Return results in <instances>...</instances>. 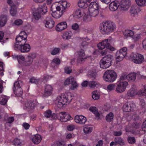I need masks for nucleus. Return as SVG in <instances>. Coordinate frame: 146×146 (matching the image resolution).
Segmentation results:
<instances>
[{"label":"nucleus","instance_id":"f257e3e1","mask_svg":"<svg viewBox=\"0 0 146 146\" xmlns=\"http://www.w3.org/2000/svg\"><path fill=\"white\" fill-rule=\"evenodd\" d=\"M100 6L98 3L95 1L92 2L89 5L88 10L79 9L74 14V16L77 19L81 18L83 21L88 23L92 21V17H95L99 14Z\"/></svg>","mask_w":146,"mask_h":146},{"label":"nucleus","instance_id":"f03ea898","mask_svg":"<svg viewBox=\"0 0 146 146\" xmlns=\"http://www.w3.org/2000/svg\"><path fill=\"white\" fill-rule=\"evenodd\" d=\"M70 6V3L66 1L61 0L53 3L51 7V14L54 18H60L66 11L68 8Z\"/></svg>","mask_w":146,"mask_h":146},{"label":"nucleus","instance_id":"7ed1b4c3","mask_svg":"<svg viewBox=\"0 0 146 146\" xmlns=\"http://www.w3.org/2000/svg\"><path fill=\"white\" fill-rule=\"evenodd\" d=\"M72 99V95L68 92L66 94H62L57 96L54 103L59 108L66 106L71 102Z\"/></svg>","mask_w":146,"mask_h":146},{"label":"nucleus","instance_id":"20e7f679","mask_svg":"<svg viewBox=\"0 0 146 146\" xmlns=\"http://www.w3.org/2000/svg\"><path fill=\"white\" fill-rule=\"evenodd\" d=\"M116 28L114 24L108 21L101 24L100 26V31L103 34H109L114 31Z\"/></svg>","mask_w":146,"mask_h":146},{"label":"nucleus","instance_id":"39448f33","mask_svg":"<svg viewBox=\"0 0 146 146\" xmlns=\"http://www.w3.org/2000/svg\"><path fill=\"white\" fill-rule=\"evenodd\" d=\"M117 73L112 70H108L105 72L103 75V80L108 83H112L115 82L117 78Z\"/></svg>","mask_w":146,"mask_h":146},{"label":"nucleus","instance_id":"423d86ee","mask_svg":"<svg viewBox=\"0 0 146 146\" xmlns=\"http://www.w3.org/2000/svg\"><path fill=\"white\" fill-rule=\"evenodd\" d=\"M114 57L111 54H108L104 57L100 61L99 64L100 68L103 69L109 68L111 65Z\"/></svg>","mask_w":146,"mask_h":146},{"label":"nucleus","instance_id":"0eeeda50","mask_svg":"<svg viewBox=\"0 0 146 146\" xmlns=\"http://www.w3.org/2000/svg\"><path fill=\"white\" fill-rule=\"evenodd\" d=\"M132 61L136 64H140L145 60L144 56L136 52H132L130 55Z\"/></svg>","mask_w":146,"mask_h":146},{"label":"nucleus","instance_id":"6e6552de","mask_svg":"<svg viewBox=\"0 0 146 146\" xmlns=\"http://www.w3.org/2000/svg\"><path fill=\"white\" fill-rule=\"evenodd\" d=\"M15 49L16 50L20 51L22 52H27L30 51L31 46L28 44H16L15 45Z\"/></svg>","mask_w":146,"mask_h":146},{"label":"nucleus","instance_id":"1a4fd4ad","mask_svg":"<svg viewBox=\"0 0 146 146\" xmlns=\"http://www.w3.org/2000/svg\"><path fill=\"white\" fill-rule=\"evenodd\" d=\"M58 119L61 122H66L72 119L69 113L65 112L58 113Z\"/></svg>","mask_w":146,"mask_h":146},{"label":"nucleus","instance_id":"9d476101","mask_svg":"<svg viewBox=\"0 0 146 146\" xmlns=\"http://www.w3.org/2000/svg\"><path fill=\"white\" fill-rule=\"evenodd\" d=\"M27 35L25 32L21 31L19 35L17 36L16 40L17 42H22L25 43L26 42Z\"/></svg>","mask_w":146,"mask_h":146},{"label":"nucleus","instance_id":"9b49d317","mask_svg":"<svg viewBox=\"0 0 146 146\" xmlns=\"http://www.w3.org/2000/svg\"><path fill=\"white\" fill-rule=\"evenodd\" d=\"M75 122L79 124L83 125L85 124L87 121L86 117L81 115H77L74 117Z\"/></svg>","mask_w":146,"mask_h":146},{"label":"nucleus","instance_id":"f8f14e48","mask_svg":"<svg viewBox=\"0 0 146 146\" xmlns=\"http://www.w3.org/2000/svg\"><path fill=\"white\" fill-rule=\"evenodd\" d=\"M128 83L126 81L120 82L118 83L116 88V91H124L125 90Z\"/></svg>","mask_w":146,"mask_h":146},{"label":"nucleus","instance_id":"ddd939ff","mask_svg":"<svg viewBox=\"0 0 146 146\" xmlns=\"http://www.w3.org/2000/svg\"><path fill=\"white\" fill-rule=\"evenodd\" d=\"M35 56V54L33 53L29 54L26 58V60L24 61L23 65L26 66L31 65L32 64L33 59Z\"/></svg>","mask_w":146,"mask_h":146},{"label":"nucleus","instance_id":"4468645a","mask_svg":"<svg viewBox=\"0 0 146 146\" xmlns=\"http://www.w3.org/2000/svg\"><path fill=\"white\" fill-rule=\"evenodd\" d=\"M67 27L66 22L63 21L58 23L55 29L57 31L60 32L66 29Z\"/></svg>","mask_w":146,"mask_h":146},{"label":"nucleus","instance_id":"2eb2a0df","mask_svg":"<svg viewBox=\"0 0 146 146\" xmlns=\"http://www.w3.org/2000/svg\"><path fill=\"white\" fill-rule=\"evenodd\" d=\"M44 23L45 27L47 28L51 29L53 28L54 25V22L51 19H46L44 21Z\"/></svg>","mask_w":146,"mask_h":146},{"label":"nucleus","instance_id":"dca6fc26","mask_svg":"<svg viewBox=\"0 0 146 146\" xmlns=\"http://www.w3.org/2000/svg\"><path fill=\"white\" fill-rule=\"evenodd\" d=\"M36 11H39L42 15L45 14L48 11L47 8L45 3H44L40 6L35 9Z\"/></svg>","mask_w":146,"mask_h":146},{"label":"nucleus","instance_id":"f3484780","mask_svg":"<svg viewBox=\"0 0 146 146\" xmlns=\"http://www.w3.org/2000/svg\"><path fill=\"white\" fill-rule=\"evenodd\" d=\"M110 39H106L99 42L97 44V47L99 49L102 50L105 48H107L108 42H110Z\"/></svg>","mask_w":146,"mask_h":146},{"label":"nucleus","instance_id":"a211bd4d","mask_svg":"<svg viewBox=\"0 0 146 146\" xmlns=\"http://www.w3.org/2000/svg\"><path fill=\"white\" fill-rule=\"evenodd\" d=\"M78 58L77 59V61L79 62L83 61L84 60L89 57L88 56L86 55L84 50L81 49L78 52Z\"/></svg>","mask_w":146,"mask_h":146},{"label":"nucleus","instance_id":"6ab92c4d","mask_svg":"<svg viewBox=\"0 0 146 146\" xmlns=\"http://www.w3.org/2000/svg\"><path fill=\"white\" fill-rule=\"evenodd\" d=\"M131 4V1L130 0H123L120 6L123 10H126L129 7Z\"/></svg>","mask_w":146,"mask_h":146},{"label":"nucleus","instance_id":"aec40b11","mask_svg":"<svg viewBox=\"0 0 146 146\" xmlns=\"http://www.w3.org/2000/svg\"><path fill=\"white\" fill-rule=\"evenodd\" d=\"M72 32L71 31H68L64 32L62 35V37L64 40H68L72 38Z\"/></svg>","mask_w":146,"mask_h":146},{"label":"nucleus","instance_id":"412c9836","mask_svg":"<svg viewBox=\"0 0 146 146\" xmlns=\"http://www.w3.org/2000/svg\"><path fill=\"white\" fill-rule=\"evenodd\" d=\"M23 84V82L19 80L15 82L13 88V91H16L19 90Z\"/></svg>","mask_w":146,"mask_h":146},{"label":"nucleus","instance_id":"4be33fe9","mask_svg":"<svg viewBox=\"0 0 146 146\" xmlns=\"http://www.w3.org/2000/svg\"><path fill=\"white\" fill-rule=\"evenodd\" d=\"M118 7L119 4L118 3L117 1H114L110 4L109 9L111 11H114L117 9Z\"/></svg>","mask_w":146,"mask_h":146},{"label":"nucleus","instance_id":"5701e85b","mask_svg":"<svg viewBox=\"0 0 146 146\" xmlns=\"http://www.w3.org/2000/svg\"><path fill=\"white\" fill-rule=\"evenodd\" d=\"M123 33L124 36L126 38H127L128 37H130L132 38L134 34L133 31L129 29L123 31Z\"/></svg>","mask_w":146,"mask_h":146},{"label":"nucleus","instance_id":"b1692460","mask_svg":"<svg viewBox=\"0 0 146 146\" xmlns=\"http://www.w3.org/2000/svg\"><path fill=\"white\" fill-rule=\"evenodd\" d=\"M12 56L13 58L17 59L19 64H23L25 60V58L23 56L21 55H13Z\"/></svg>","mask_w":146,"mask_h":146},{"label":"nucleus","instance_id":"393cba45","mask_svg":"<svg viewBox=\"0 0 146 146\" xmlns=\"http://www.w3.org/2000/svg\"><path fill=\"white\" fill-rule=\"evenodd\" d=\"M41 136L38 134L35 135L32 139L33 142L36 144L39 143L41 141Z\"/></svg>","mask_w":146,"mask_h":146},{"label":"nucleus","instance_id":"a878e982","mask_svg":"<svg viewBox=\"0 0 146 146\" xmlns=\"http://www.w3.org/2000/svg\"><path fill=\"white\" fill-rule=\"evenodd\" d=\"M41 13L39 11H36L35 8L33 10V18L36 20H39L41 17Z\"/></svg>","mask_w":146,"mask_h":146},{"label":"nucleus","instance_id":"bb28decb","mask_svg":"<svg viewBox=\"0 0 146 146\" xmlns=\"http://www.w3.org/2000/svg\"><path fill=\"white\" fill-rule=\"evenodd\" d=\"M136 78V74L134 72H131L127 76V80L129 82H133L135 81Z\"/></svg>","mask_w":146,"mask_h":146},{"label":"nucleus","instance_id":"cd10ccee","mask_svg":"<svg viewBox=\"0 0 146 146\" xmlns=\"http://www.w3.org/2000/svg\"><path fill=\"white\" fill-rule=\"evenodd\" d=\"M139 9L136 5L132 6L130 10V13L132 15L134 16L137 15L139 12Z\"/></svg>","mask_w":146,"mask_h":146},{"label":"nucleus","instance_id":"c85d7f7f","mask_svg":"<svg viewBox=\"0 0 146 146\" xmlns=\"http://www.w3.org/2000/svg\"><path fill=\"white\" fill-rule=\"evenodd\" d=\"M89 110L94 113L96 117L98 119L100 118V114L98 112L97 108L95 107L92 106L89 108Z\"/></svg>","mask_w":146,"mask_h":146},{"label":"nucleus","instance_id":"c756f323","mask_svg":"<svg viewBox=\"0 0 146 146\" xmlns=\"http://www.w3.org/2000/svg\"><path fill=\"white\" fill-rule=\"evenodd\" d=\"M7 22V16L4 15H1L0 16V26L3 27L4 26Z\"/></svg>","mask_w":146,"mask_h":146},{"label":"nucleus","instance_id":"7c9ffc66","mask_svg":"<svg viewBox=\"0 0 146 146\" xmlns=\"http://www.w3.org/2000/svg\"><path fill=\"white\" fill-rule=\"evenodd\" d=\"M100 86V84L96 82L92 81L89 82L88 86L91 88L95 89Z\"/></svg>","mask_w":146,"mask_h":146},{"label":"nucleus","instance_id":"2f4dec72","mask_svg":"<svg viewBox=\"0 0 146 146\" xmlns=\"http://www.w3.org/2000/svg\"><path fill=\"white\" fill-rule=\"evenodd\" d=\"M17 7L16 5H12L10 9V12L11 15L13 17L15 16L17 13Z\"/></svg>","mask_w":146,"mask_h":146},{"label":"nucleus","instance_id":"473e14b6","mask_svg":"<svg viewBox=\"0 0 146 146\" xmlns=\"http://www.w3.org/2000/svg\"><path fill=\"white\" fill-rule=\"evenodd\" d=\"M93 127L89 125H86L84 128L83 131L86 134L90 133L92 131Z\"/></svg>","mask_w":146,"mask_h":146},{"label":"nucleus","instance_id":"72a5a7b5","mask_svg":"<svg viewBox=\"0 0 146 146\" xmlns=\"http://www.w3.org/2000/svg\"><path fill=\"white\" fill-rule=\"evenodd\" d=\"M125 57L124 55L117 52L115 54V60L117 62L122 61Z\"/></svg>","mask_w":146,"mask_h":146},{"label":"nucleus","instance_id":"f704fd0d","mask_svg":"<svg viewBox=\"0 0 146 146\" xmlns=\"http://www.w3.org/2000/svg\"><path fill=\"white\" fill-rule=\"evenodd\" d=\"M116 145H123L124 144V142L123 139L120 137H116L114 139Z\"/></svg>","mask_w":146,"mask_h":146},{"label":"nucleus","instance_id":"c9c22d12","mask_svg":"<svg viewBox=\"0 0 146 146\" xmlns=\"http://www.w3.org/2000/svg\"><path fill=\"white\" fill-rule=\"evenodd\" d=\"M130 104H129L128 103H126L123 106V110L124 112H129L131 111V108L130 106Z\"/></svg>","mask_w":146,"mask_h":146},{"label":"nucleus","instance_id":"e433bc0d","mask_svg":"<svg viewBox=\"0 0 146 146\" xmlns=\"http://www.w3.org/2000/svg\"><path fill=\"white\" fill-rule=\"evenodd\" d=\"M114 116L113 113L112 112H110L106 115V120L107 122H110L113 120Z\"/></svg>","mask_w":146,"mask_h":146},{"label":"nucleus","instance_id":"4c0bfd02","mask_svg":"<svg viewBox=\"0 0 146 146\" xmlns=\"http://www.w3.org/2000/svg\"><path fill=\"white\" fill-rule=\"evenodd\" d=\"M13 143L15 146H21L22 141L18 138H16L13 140Z\"/></svg>","mask_w":146,"mask_h":146},{"label":"nucleus","instance_id":"58836bf2","mask_svg":"<svg viewBox=\"0 0 146 146\" xmlns=\"http://www.w3.org/2000/svg\"><path fill=\"white\" fill-rule=\"evenodd\" d=\"M92 68V70L90 71V72L89 73V74L92 77L94 78L96 76V70L97 68V66L96 65H94Z\"/></svg>","mask_w":146,"mask_h":146},{"label":"nucleus","instance_id":"ea45409f","mask_svg":"<svg viewBox=\"0 0 146 146\" xmlns=\"http://www.w3.org/2000/svg\"><path fill=\"white\" fill-rule=\"evenodd\" d=\"M74 78L73 77L70 76L66 78L64 82V84L65 85H67L70 84L71 82H72L74 80Z\"/></svg>","mask_w":146,"mask_h":146},{"label":"nucleus","instance_id":"a19ab883","mask_svg":"<svg viewBox=\"0 0 146 146\" xmlns=\"http://www.w3.org/2000/svg\"><path fill=\"white\" fill-rule=\"evenodd\" d=\"M127 49L126 47H123L117 52H119L120 54L124 55L125 57L127 55Z\"/></svg>","mask_w":146,"mask_h":146},{"label":"nucleus","instance_id":"79ce46f5","mask_svg":"<svg viewBox=\"0 0 146 146\" xmlns=\"http://www.w3.org/2000/svg\"><path fill=\"white\" fill-rule=\"evenodd\" d=\"M0 103L1 104L4 105H5L7 102L9 98L7 96H3L0 98Z\"/></svg>","mask_w":146,"mask_h":146},{"label":"nucleus","instance_id":"37998d69","mask_svg":"<svg viewBox=\"0 0 146 146\" xmlns=\"http://www.w3.org/2000/svg\"><path fill=\"white\" fill-rule=\"evenodd\" d=\"M136 4L140 6H143L146 5V0H135Z\"/></svg>","mask_w":146,"mask_h":146},{"label":"nucleus","instance_id":"c03bdc74","mask_svg":"<svg viewBox=\"0 0 146 146\" xmlns=\"http://www.w3.org/2000/svg\"><path fill=\"white\" fill-rule=\"evenodd\" d=\"M116 88V85L114 84H111L108 85L106 90L108 91H113Z\"/></svg>","mask_w":146,"mask_h":146},{"label":"nucleus","instance_id":"a18cd8bd","mask_svg":"<svg viewBox=\"0 0 146 146\" xmlns=\"http://www.w3.org/2000/svg\"><path fill=\"white\" fill-rule=\"evenodd\" d=\"M90 40L89 39H88L87 37H84L82 39V42L81 43V45L83 47H84L85 45H87Z\"/></svg>","mask_w":146,"mask_h":146},{"label":"nucleus","instance_id":"49530a36","mask_svg":"<svg viewBox=\"0 0 146 146\" xmlns=\"http://www.w3.org/2000/svg\"><path fill=\"white\" fill-rule=\"evenodd\" d=\"M141 35H142L141 34L134 35L132 38L134 41H137L141 38Z\"/></svg>","mask_w":146,"mask_h":146},{"label":"nucleus","instance_id":"de8ad7c7","mask_svg":"<svg viewBox=\"0 0 146 146\" xmlns=\"http://www.w3.org/2000/svg\"><path fill=\"white\" fill-rule=\"evenodd\" d=\"M92 98L94 100H98L100 97V94L99 93L97 92H93L92 94Z\"/></svg>","mask_w":146,"mask_h":146},{"label":"nucleus","instance_id":"09e8293b","mask_svg":"<svg viewBox=\"0 0 146 146\" xmlns=\"http://www.w3.org/2000/svg\"><path fill=\"white\" fill-rule=\"evenodd\" d=\"M78 85L77 82L74 80L71 83V86L70 88L71 90H74L76 89L78 87Z\"/></svg>","mask_w":146,"mask_h":146},{"label":"nucleus","instance_id":"8fccbe9b","mask_svg":"<svg viewBox=\"0 0 146 146\" xmlns=\"http://www.w3.org/2000/svg\"><path fill=\"white\" fill-rule=\"evenodd\" d=\"M23 23V21L22 20L18 19L16 20L14 22L13 25L16 26H19L22 25Z\"/></svg>","mask_w":146,"mask_h":146},{"label":"nucleus","instance_id":"3c124183","mask_svg":"<svg viewBox=\"0 0 146 146\" xmlns=\"http://www.w3.org/2000/svg\"><path fill=\"white\" fill-rule=\"evenodd\" d=\"M30 82L32 83H35L37 84L40 81L39 79H36L34 77H32L30 79Z\"/></svg>","mask_w":146,"mask_h":146},{"label":"nucleus","instance_id":"603ef678","mask_svg":"<svg viewBox=\"0 0 146 146\" xmlns=\"http://www.w3.org/2000/svg\"><path fill=\"white\" fill-rule=\"evenodd\" d=\"M135 139L133 137H129L127 138L128 142L130 144H134L135 142Z\"/></svg>","mask_w":146,"mask_h":146},{"label":"nucleus","instance_id":"864d4df0","mask_svg":"<svg viewBox=\"0 0 146 146\" xmlns=\"http://www.w3.org/2000/svg\"><path fill=\"white\" fill-rule=\"evenodd\" d=\"M4 35V34L3 32L0 31V42L3 45V43L6 42V41L4 40H3V38Z\"/></svg>","mask_w":146,"mask_h":146},{"label":"nucleus","instance_id":"5fc2aeb1","mask_svg":"<svg viewBox=\"0 0 146 146\" xmlns=\"http://www.w3.org/2000/svg\"><path fill=\"white\" fill-rule=\"evenodd\" d=\"M52 112L50 110H48L44 113V116L47 118H50L52 114Z\"/></svg>","mask_w":146,"mask_h":146},{"label":"nucleus","instance_id":"6e6d98bb","mask_svg":"<svg viewBox=\"0 0 146 146\" xmlns=\"http://www.w3.org/2000/svg\"><path fill=\"white\" fill-rule=\"evenodd\" d=\"M75 137V135L73 133H67L66 136V138L67 139H71Z\"/></svg>","mask_w":146,"mask_h":146},{"label":"nucleus","instance_id":"4d7b16f0","mask_svg":"<svg viewBox=\"0 0 146 146\" xmlns=\"http://www.w3.org/2000/svg\"><path fill=\"white\" fill-rule=\"evenodd\" d=\"M25 106L27 108H31L34 107V105L33 102H29L25 103Z\"/></svg>","mask_w":146,"mask_h":146},{"label":"nucleus","instance_id":"13d9d810","mask_svg":"<svg viewBox=\"0 0 146 146\" xmlns=\"http://www.w3.org/2000/svg\"><path fill=\"white\" fill-rule=\"evenodd\" d=\"M60 50V48H55L52 51L51 54L53 55H55L59 52Z\"/></svg>","mask_w":146,"mask_h":146},{"label":"nucleus","instance_id":"bf43d9fd","mask_svg":"<svg viewBox=\"0 0 146 146\" xmlns=\"http://www.w3.org/2000/svg\"><path fill=\"white\" fill-rule=\"evenodd\" d=\"M60 62V60L59 58H54L52 60V64L55 63L56 64H59Z\"/></svg>","mask_w":146,"mask_h":146},{"label":"nucleus","instance_id":"052dcab7","mask_svg":"<svg viewBox=\"0 0 146 146\" xmlns=\"http://www.w3.org/2000/svg\"><path fill=\"white\" fill-rule=\"evenodd\" d=\"M58 114L57 115L55 113H53V114H52L50 118L51 120H56L57 118L58 119Z\"/></svg>","mask_w":146,"mask_h":146},{"label":"nucleus","instance_id":"680f3d73","mask_svg":"<svg viewBox=\"0 0 146 146\" xmlns=\"http://www.w3.org/2000/svg\"><path fill=\"white\" fill-rule=\"evenodd\" d=\"M75 128V125L71 124L67 126V130L70 131H72Z\"/></svg>","mask_w":146,"mask_h":146},{"label":"nucleus","instance_id":"e2e57ef3","mask_svg":"<svg viewBox=\"0 0 146 146\" xmlns=\"http://www.w3.org/2000/svg\"><path fill=\"white\" fill-rule=\"evenodd\" d=\"M129 97H132L137 95L136 92H128L127 94Z\"/></svg>","mask_w":146,"mask_h":146},{"label":"nucleus","instance_id":"0e129e2a","mask_svg":"<svg viewBox=\"0 0 146 146\" xmlns=\"http://www.w3.org/2000/svg\"><path fill=\"white\" fill-rule=\"evenodd\" d=\"M53 90V88L51 85H47L46 86L45 91H51Z\"/></svg>","mask_w":146,"mask_h":146},{"label":"nucleus","instance_id":"69168bd1","mask_svg":"<svg viewBox=\"0 0 146 146\" xmlns=\"http://www.w3.org/2000/svg\"><path fill=\"white\" fill-rule=\"evenodd\" d=\"M141 128L143 131L146 132V119L143 122Z\"/></svg>","mask_w":146,"mask_h":146},{"label":"nucleus","instance_id":"338daca9","mask_svg":"<svg viewBox=\"0 0 146 146\" xmlns=\"http://www.w3.org/2000/svg\"><path fill=\"white\" fill-rule=\"evenodd\" d=\"M72 28L74 30H77L79 28V26L77 23H74L72 25Z\"/></svg>","mask_w":146,"mask_h":146},{"label":"nucleus","instance_id":"774afa93","mask_svg":"<svg viewBox=\"0 0 146 146\" xmlns=\"http://www.w3.org/2000/svg\"><path fill=\"white\" fill-rule=\"evenodd\" d=\"M64 71L67 74H70L72 70L70 67H66L64 68Z\"/></svg>","mask_w":146,"mask_h":146}]
</instances>
